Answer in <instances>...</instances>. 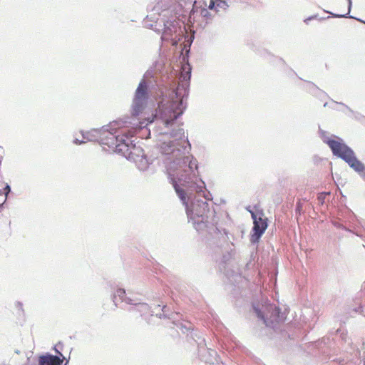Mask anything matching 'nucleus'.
<instances>
[{"label":"nucleus","instance_id":"f257e3e1","mask_svg":"<svg viewBox=\"0 0 365 365\" xmlns=\"http://www.w3.org/2000/svg\"><path fill=\"white\" fill-rule=\"evenodd\" d=\"M191 67L189 63L183 64L181 67L179 84L175 91L176 100L173 101L167 105L161 103L159 105L158 113L164 124L167 126L172 123L180 115L183 110L182 106L183 98L187 96V83L190 79Z\"/></svg>","mask_w":365,"mask_h":365},{"label":"nucleus","instance_id":"f03ea898","mask_svg":"<svg viewBox=\"0 0 365 365\" xmlns=\"http://www.w3.org/2000/svg\"><path fill=\"white\" fill-rule=\"evenodd\" d=\"M115 130L114 133L108 130H103L100 132L101 143L106 145L108 147H115L119 152H122L124 155H128L130 158L133 153L131 149L136 150L133 145L130 138L135 134L134 130H122L120 133L117 134Z\"/></svg>","mask_w":365,"mask_h":365},{"label":"nucleus","instance_id":"7ed1b4c3","mask_svg":"<svg viewBox=\"0 0 365 365\" xmlns=\"http://www.w3.org/2000/svg\"><path fill=\"white\" fill-rule=\"evenodd\" d=\"M333 154L346 161L350 167L357 172L365 170L364 165L354 155V152L341 140L329 139L327 141Z\"/></svg>","mask_w":365,"mask_h":365},{"label":"nucleus","instance_id":"20e7f679","mask_svg":"<svg viewBox=\"0 0 365 365\" xmlns=\"http://www.w3.org/2000/svg\"><path fill=\"white\" fill-rule=\"evenodd\" d=\"M147 98V85L145 81H141L135 91L133 101V115H138L144 108Z\"/></svg>","mask_w":365,"mask_h":365},{"label":"nucleus","instance_id":"39448f33","mask_svg":"<svg viewBox=\"0 0 365 365\" xmlns=\"http://www.w3.org/2000/svg\"><path fill=\"white\" fill-rule=\"evenodd\" d=\"M250 212L254 220V226L252 228L253 233L251 235V240L256 242L260 238L267 229V219L263 218L261 216L257 217L254 212L251 211Z\"/></svg>","mask_w":365,"mask_h":365},{"label":"nucleus","instance_id":"423d86ee","mask_svg":"<svg viewBox=\"0 0 365 365\" xmlns=\"http://www.w3.org/2000/svg\"><path fill=\"white\" fill-rule=\"evenodd\" d=\"M255 312L258 317L262 319L265 323L268 320L271 322H277L279 314V309L274 304L266 305L263 312L257 309H255Z\"/></svg>","mask_w":365,"mask_h":365},{"label":"nucleus","instance_id":"0eeeda50","mask_svg":"<svg viewBox=\"0 0 365 365\" xmlns=\"http://www.w3.org/2000/svg\"><path fill=\"white\" fill-rule=\"evenodd\" d=\"M63 361L57 356L45 355L39 358V365H61Z\"/></svg>","mask_w":365,"mask_h":365},{"label":"nucleus","instance_id":"6e6552de","mask_svg":"<svg viewBox=\"0 0 365 365\" xmlns=\"http://www.w3.org/2000/svg\"><path fill=\"white\" fill-rule=\"evenodd\" d=\"M174 188L177 192L178 197L183 202L184 204L187 205V194L185 191L181 188L176 182L173 183Z\"/></svg>","mask_w":365,"mask_h":365},{"label":"nucleus","instance_id":"1a4fd4ad","mask_svg":"<svg viewBox=\"0 0 365 365\" xmlns=\"http://www.w3.org/2000/svg\"><path fill=\"white\" fill-rule=\"evenodd\" d=\"M181 185L183 186V187H187V188H191L192 190H195L196 192H199V191H201L202 189L201 187H199L200 190H198V187L197 188H195V183L192 182H190V181H186V180H184L183 182L181 183Z\"/></svg>","mask_w":365,"mask_h":365},{"label":"nucleus","instance_id":"9d476101","mask_svg":"<svg viewBox=\"0 0 365 365\" xmlns=\"http://www.w3.org/2000/svg\"><path fill=\"white\" fill-rule=\"evenodd\" d=\"M215 3L217 7L225 8V6H227L226 2L223 0H216Z\"/></svg>","mask_w":365,"mask_h":365},{"label":"nucleus","instance_id":"9b49d317","mask_svg":"<svg viewBox=\"0 0 365 365\" xmlns=\"http://www.w3.org/2000/svg\"><path fill=\"white\" fill-rule=\"evenodd\" d=\"M201 15L207 18L210 16L209 11L206 9H203L201 10Z\"/></svg>","mask_w":365,"mask_h":365},{"label":"nucleus","instance_id":"f8f14e48","mask_svg":"<svg viewBox=\"0 0 365 365\" xmlns=\"http://www.w3.org/2000/svg\"><path fill=\"white\" fill-rule=\"evenodd\" d=\"M302 210V204L300 202V201H299L297 203L296 211L300 214Z\"/></svg>","mask_w":365,"mask_h":365},{"label":"nucleus","instance_id":"ddd939ff","mask_svg":"<svg viewBox=\"0 0 365 365\" xmlns=\"http://www.w3.org/2000/svg\"><path fill=\"white\" fill-rule=\"evenodd\" d=\"M216 6V3H215V1L214 0H211L210 2V4L208 6V8L210 9H213L215 8V6Z\"/></svg>","mask_w":365,"mask_h":365},{"label":"nucleus","instance_id":"4468645a","mask_svg":"<svg viewBox=\"0 0 365 365\" xmlns=\"http://www.w3.org/2000/svg\"><path fill=\"white\" fill-rule=\"evenodd\" d=\"M182 161H183V163H184V164H186V163H187V161H188V158H184L182 159Z\"/></svg>","mask_w":365,"mask_h":365},{"label":"nucleus","instance_id":"2eb2a0df","mask_svg":"<svg viewBox=\"0 0 365 365\" xmlns=\"http://www.w3.org/2000/svg\"><path fill=\"white\" fill-rule=\"evenodd\" d=\"M118 292L124 294L125 292L123 290L119 289Z\"/></svg>","mask_w":365,"mask_h":365}]
</instances>
